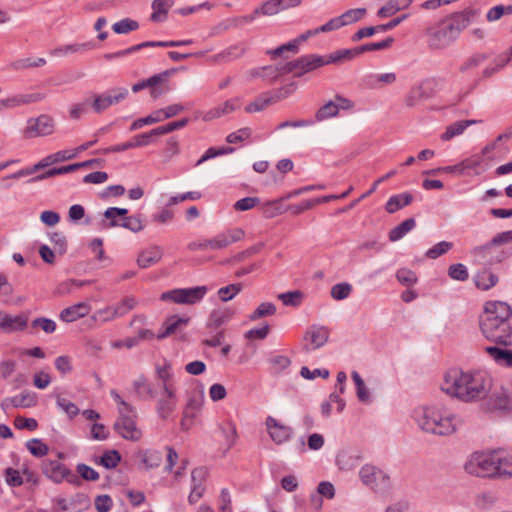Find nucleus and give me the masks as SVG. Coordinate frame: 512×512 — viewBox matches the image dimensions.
<instances>
[{
    "mask_svg": "<svg viewBox=\"0 0 512 512\" xmlns=\"http://www.w3.org/2000/svg\"><path fill=\"white\" fill-rule=\"evenodd\" d=\"M189 320L190 319L188 317H179L176 315L168 317L164 321V323L162 325V329L159 332V334L157 335V338L164 339L172 334H175L178 330L187 326V324L189 323Z\"/></svg>",
    "mask_w": 512,
    "mask_h": 512,
    "instance_id": "nucleus-27",
    "label": "nucleus"
},
{
    "mask_svg": "<svg viewBox=\"0 0 512 512\" xmlns=\"http://www.w3.org/2000/svg\"><path fill=\"white\" fill-rule=\"evenodd\" d=\"M55 131V120L47 114L29 118L23 130V136L27 139L45 137Z\"/></svg>",
    "mask_w": 512,
    "mask_h": 512,
    "instance_id": "nucleus-11",
    "label": "nucleus"
},
{
    "mask_svg": "<svg viewBox=\"0 0 512 512\" xmlns=\"http://www.w3.org/2000/svg\"><path fill=\"white\" fill-rule=\"evenodd\" d=\"M330 330L328 327L312 324L303 334L302 350L306 353H311L322 348L329 340Z\"/></svg>",
    "mask_w": 512,
    "mask_h": 512,
    "instance_id": "nucleus-10",
    "label": "nucleus"
},
{
    "mask_svg": "<svg viewBox=\"0 0 512 512\" xmlns=\"http://www.w3.org/2000/svg\"><path fill=\"white\" fill-rule=\"evenodd\" d=\"M138 305V300L134 296H126L119 303L113 305L118 318L125 316Z\"/></svg>",
    "mask_w": 512,
    "mask_h": 512,
    "instance_id": "nucleus-46",
    "label": "nucleus"
},
{
    "mask_svg": "<svg viewBox=\"0 0 512 512\" xmlns=\"http://www.w3.org/2000/svg\"><path fill=\"white\" fill-rule=\"evenodd\" d=\"M486 154H483V149L481 150V153L473 154L462 161H460L459 169H460V175L468 174L470 172H473L476 175H479L483 170V164H484V156Z\"/></svg>",
    "mask_w": 512,
    "mask_h": 512,
    "instance_id": "nucleus-25",
    "label": "nucleus"
},
{
    "mask_svg": "<svg viewBox=\"0 0 512 512\" xmlns=\"http://www.w3.org/2000/svg\"><path fill=\"white\" fill-rule=\"evenodd\" d=\"M176 389H161L156 404V411L161 419H167L176 409Z\"/></svg>",
    "mask_w": 512,
    "mask_h": 512,
    "instance_id": "nucleus-16",
    "label": "nucleus"
},
{
    "mask_svg": "<svg viewBox=\"0 0 512 512\" xmlns=\"http://www.w3.org/2000/svg\"><path fill=\"white\" fill-rule=\"evenodd\" d=\"M453 248V243L448 241H441L428 249L425 256L429 259H437L438 257L446 254Z\"/></svg>",
    "mask_w": 512,
    "mask_h": 512,
    "instance_id": "nucleus-54",
    "label": "nucleus"
},
{
    "mask_svg": "<svg viewBox=\"0 0 512 512\" xmlns=\"http://www.w3.org/2000/svg\"><path fill=\"white\" fill-rule=\"evenodd\" d=\"M203 401L204 395L202 392L195 393L189 398L184 410L183 420L181 422V425L183 427L186 425V420L188 418L193 419L194 417H196L197 413L202 408Z\"/></svg>",
    "mask_w": 512,
    "mask_h": 512,
    "instance_id": "nucleus-36",
    "label": "nucleus"
},
{
    "mask_svg": "<svg viewBox=\"0 0 512 512\" xmlns=\"http://www.w3.org/2000/svg\"><path fill=\"white\" fill-rule=\"evenodd\" d=\"M0 331L13 333L22 331L27 327V317L22 315L11 316L0 312Z\"/></svg>",
    "mask_w": 512,
    "mask_h": 512,
    "instance_id": "nucleus-21",
    "label": "nucleus"
},
{
    "mask_svg": "<svg viewBox=\"0 0 512 512\" xmlns=\"http://www.w3.org/2000/svg\"><path fill=\"white\" fill-rule=\"evenodd\" d=\"M496 479L512 477V451L494 450Z\"/></svg>",
    "mask_w": 512,
    "mask_h": 512,
    "instance_id": "nucleus-19",
    "label": "nucleus"
},
{
    "mask_svg": "<svg viewBox=\"0 0 512 512\" xmlns=\"http://www.w3.org/2000/svg\"><path fill=\"white\" fill-rule=\"evenodd\" d=\"M56 405L59 409L65 412L70 419L76 417L80 412L76 404L60 395H56Z\"/></svg>",
    "mask_w": 512,
    "mask_h": 512,
    "instance_id": "nucleus-53",
    "label": "nucleus"
},
{
    "mask_svg": "<svg viewBox=\"0 0 512 512\" xmlns=\"http://www.w3.org/2000/svg\"><path fill=\"white\" fill-rule=\"evenodd\" d=\"M511 15L512 14V5H496L488 10L486 14V19L488 22H494L499 20L503 15Z\"/></svg>",
    "mask_w": 512,
    "mask_h": 512,
    "instance_id": "nucleus-62",
    "label": "nucleus"
},
{
    "mask_svg": "<svg viewBox=\"0 0 512 512\" xmlns=\"http://www.w3.org/2000/svg\"><path fill=\"white\" fill-rule=\"evenodd\" d=\"M413 417L422 431L437 436H450L463 425L462 417L451 406L442 402L415 408Z\"/></svg>",
    "mask_w": 512,
    "mask_h": 512,
    "instance_id": "nucleus-2",
    "label": "nucleus"
},
{
    "mask_svg": "<svg viewBox=\"0 0 512 512\" xmlns=\"http://www.w3.org/2000/svg\"><path fill=\"white\" fill-rule=\"evenodd\" d=\"M276 313V306L271 302L261 303L255 311L249 316L251 321L258 320L266 316H272Z\"/></svg>",
    "mask_w": 512,
    "mask_h": 512,
    "instance_id": "nucleus-56",
    "label": "nucleus"
},
{
    "mask_svg": "<svg viewBox=\"0 0 512 512\" xmlns=\"http://www.w3.org/2000/svg\"><path fill=\"white\" fill-rule=\"evenodd\" d=\"M477 8H466L441 19L425 31L427 45L432 50H444L451 46L460 33L480 17Z\"/></svg>",
    "mask_w": 512,
    "mask_h": 512,
    "instance_id": "nucleus-3",
    "label": "nucleus"
},
{
    "mask_svg": "<svg viewBox=\"0 0 512 512\" xmlns=\"http://www.w3.org/2000/svg\"><path fill=\"white\" fill-rule=\"evenodd\" d=\"M299 52V48L295 44V42L290 40L289 42L282 44L274 49H269L266 51V54L271 58L282 57L285 53L297 54Z\"/></svg>",
    "mask_w": 512,
    "mask_h": 512,
    "instance_id": "nucleus-49",
    "label": "nucleus"
},
{
    "mask_svg": "<svg viewBox=\"0 0 512 512\" xmlns=\"http://www.w3.org/2000/svg\"><path fill=\"white\" fill-rule=\"evenodd\" d=\"M464 470L471 476L496 479L494 450L471 453L464 464Z\"/></svg>",
    "mask_w": 512,
    "mask_h": 512,
    "instance_id": "nucleus-5",
    "label": "nucleus"
},
{
    "mask_svg": "<svg viewBox=\"0 0 512 512\" xmlns=\"http://www.w3.org/2000/svg\"><path fill=\"white\" fill-rule=\"evenodd\" d=\"M45 58H24V59H18L12 63L9 64L10 69L12 70H24L28 68H37L42 67L46 64Z\"/></svg>",
    "mask_w": 512,
    "mask_h": 512,
    "instance_id": "nucleus-43",
    "label": "nucleus"
},
{
    "mask_svg": "<svg viewBox=\"0 0 512 512\" xmlns=\"http://www.w3.org/2000/svg\"><path fill=\"white\" fill-rule=\"evenodd\" d=\"M27 450L35 457H43L47 455L49 447L41 440L33 438L26 442Z\"/></svg>",
    "mask_w": 512,
    "mask_h": 512,
    "instance_id": "nucleus-52",
    "label": "nucleus"
},
{
    "mask_svg": "<svg viewBox=\"0 0 512 512\" xmlns=\"http://www.w3.org/2000/svg\"><path fill=\"white\" fill-rule=\"evenodd\" d=\"M245 52L246 48L242 44H235L213 55L211 59L217 63L230 62L242 57Z\"/></svg>",
    "mask_w": 512,
    "mask_h": 512,
    "instance_id": "nucleus-35",
    "label": "nucleus"
},
{
    "mask_svg": "<svg viewBox=\"0 0 512 512\" xmlns=\"http://www.w3.org/2000/svg\"><path fill=\"white\" fill-rule=\"evenodd\" d=\"M472 256L484 265H493L504 260L505 254L499 250L495 243L490 242L476 246L471 250Z\"/></svg>",
    "mask_w": 512,
    "mask_h": 512,
    "instance_id": "nucleus-14",
    "label": "nucleus"
},
{
    "mask_svg": "<svg viewBox=\"0 0 512 512\" xmlns=\"http://www.w3.org/2000/svg\"><path fill=\"white\" fill-rule=\"evenodd\" d=\"M163 252L161 247L157 245L150 246L142 250L137 257V264L140 268L145 269L156 263L162 258Z\"/></svg>",
    "mask_w": 512,
    "mask_h": 512,
    "instance_id": "nucleus-26",
    "label": "nucleus"
},
{
    "mask_svg": "<svg viewBox=\"0 0 512 512\" xmlns=\"http://www.w3.org/2000/svg\"><path fill=\"white\" fill-rule=\"evenodd\" d=\"M137 415L135 409L119 413L113 428L115 432L122 438L132 441H137L141 438V430L136 426Z\"/></svg>",
    "mask_w": 512,
    "mask_h": 512,
    "instance_id": "nucleus-12",
    "label": "nucleus"
},
{
    "mask_svg": "<svg viewBox=\"0 0 512 512\" xmlns=\"http://www.w3.org/2000/svg\"><path fill=\"white\" fill-rule=\"evenodd\" d=\"M279 14L276 0H265L259 6H257L250 14L244 15L243 20L246 23L254 22L258 17H272Z\"/></svg>",
    "mask_w": 512,
    "mask_h": 512,
    "instance_id": "nucleus-24",
    "label": "nucleus"
},
{
    "mask_svg": "<svg viewBox=\"0 0 512 512\" xmlns=\"http://www.w3.org/2000/svg\"><path fill=\"white\" fill-rule=\"evenodd\" d=\"M324 66L322 55L306 54L276 67L279 74H293L295 77H301L306 73L312 72Z\"/></svg>",
    "mask_w": 512,
    "mask_h": 512,
    "instance_id": "nucleus-6",
    "label": "nucleus"
},
{
    "mask_svg": "<svg viewBox=\"0 0 512 512\" xmlns=\"http://www.w3.org/2000/svg\"><path fill=\"white\" fill-rule=\"evenodd\" d=\"M265 425L270 438L277 445L288 442L294 434L291 426L280 423L272 416L266 418Z\"/></svg>",
    "mask_w": 512,
    "mask_h": 512,
    "instance_id": "nucleus-15",
    "label": "nucleus"
},
{
    "mask_svg": "<svg viewBox=\"0 0 512 512\" xmlns=\"http://www.w3.org/2000/svg\"><path fill=\"white\" fill-rule=\"evenodd\" d=\"M413 200L410 193H402L391 196L386 202L385 209L388 213L392 214L399 209L409 205Z\"/></svg>",
    "mask_w": 512,
    "mask_h": 512,
    "instance_id": "nucleus-39",
    "label": "nucleus"
},
{
    "mask_svg": "<svg viewBox=\"0 0 512 512\" xmlns=\"http://www.w3.org/2000/svg\"><path fill=\"white\" fill-rule=\"evenodd\" d=\"M91 310L90 305L87 302H79L72 306L63 309L60 312L59 318L66 323H71L83 318L89 314Z\"/></svg>",
    "mask_w": 512,
    "mask_h": 512,
    "instance_id": "nucleus-22",
    "label": "nucleus"
},
{
    "mask_svg": "<svg viewBox=\"0 0 512 512\" xmlns=\"http://www.w3.org/2000/svg\"><path fill=\"white\" fill-rule=\"evenodd\" d=\"M444 82L442 78H428L413 85L404 98L407 107H414L434 95L436 89Z\"/></svg>",
    "mask_w": 512,
    "mask_h": 512,
    "instance_id": "nucleus-9",
    "label": "nucleus"
},
{
    "mask_svg": "<svg viewBox=\"0 0 512 512\" xmlns=\"http://www.w3.org/2000/svg\"><path fill=\"white\" fill-rule=\"evenodd\" d=\"M413 0H388L378 11L379 18H388L401 10L407 9Z\"/></svg>",
    "mask_w": 512,
    "mask_h": 512,
    "instance_id": "nucleus-34",
    "label": "nucleus"
},
{
    "mask_svg": "<svg viewBox=\"0 0 512 512\" xmlns=\"http://www.w3.org/2000/svg\"><path fill=\"white\" fill-rule=\"evenodd\" d=\"M416 226V222L413 218H408L393 229L390 230L388 238L391 242H396L402 239L407 233H409Z\"/></svg>",
    "mask_w": 512,
    "mask_h": 512,
    "instance_id": "nucleus-41",
    "label": "nucleus"
},
{
    "mask_svg": "<svg viewBox=\"0 0 512 512\" xmlns=\"http://www.w3.org/2000/svg\"><path fill=\"white\" fill-rule=\"evenodd\" d=\"M235 310L231 307H218L211 311L206 326L209 329H218L227 324L234 316Z\"/></svg>",
    "mask_w": 512,
    "mask_h": 512,
    "instance_id": "nucleus-20",
    "label": "nucleus"
},
{
    "mask_svg": "<svg viewBox=\"0 0 512 512\" xmlns=\"http://www.w3.org/2000/svg\"><path fill=\"white\" fill-rule=\"evenodd\" d=\"M139 28V23L131 18H123L112 25V30L116 34H128L136 31Z\"/></svg>",
    "mask_w": 512,
    "mask_h": 512,
    "instance_id": "nucleus-47",
    "label": "nucleus"
},
{
    "mask_svg": "<svg viewBox=\"0 0 512 512\" xmlns=\"http://www.w3.org/2000/svg\"><path fill=\"white\" fill-rule=\"evenodd\" d=\"M171 6L172 3L169 0H154L151 5L153 10L151 20L154 22L165 20Z\"/></svg>",
    "mask_w": 512,
    "mask_h": 512,
    "instance_id": "nucleus-42",
    "label": "nucleus"
},
{
    "mask_svg": "<svg viewBox=\"0 0 512 512\" xmlns=\"http://www.w3.org/2000/svg\"><path fill=\"white\" fill-rule=\"evenodd\" d=\"M156 376L160 381L161 389H176L174 385V372L172 369V364L164 360L162 364L156 365Z\"/></svg>",
    "mask_w": 512,
    "mask_h": 512,
    "instance_id": "nucleus-29",
    "label": "nucleus"
},
{
    "mask_svg": "<svg viewBox=\"0 0 512 512\" xmlns=\"http://www.w3.org/2000/svg\"><path fill=\"white\" fill-rule=\"evenodd\" d=\"M91 99V108L97 114L104 112L110 107L105 92L100 94L91 93Z\"/></svg>",
    "mask_w": 512,
    "mask_h": 512,
    "instance_id": "nucleus-60",
    "label": "nucleus"
},
{
    "mask_svg": "<svg viewBox=\"0 0 512 512\" xmlns=\"http://www.w3.org/2000/svg\"><path fill=\"white\" fill-rule=\"evenodd\" d=\"M243 289V285L241 283L229 284L225 287H221L217 291L218 298L222 302H227L236 297Z\"/></svg>",
    "mask_w": 512,
    "mask_h": 512,
    "instance_id": "nucleus-48",
    "label": "nucleus"
},
{
    "mask_svg": "<svg viewBox=\"0 0 512 512\" xmlns=\"http://www.w3.org/2000/svg\"><path fill=\"white\" fill-rule=\"evenodd\" d=\"M53 159H54V156H53V154H51V155L43 158L40 162L33 165L32 167L20 169L19 171L4 177V180H7V179L18 180L22 177L32 175L35 172H37L38 170L45 168V167L51 165L52 163H54L55 160H53Z\"/></svg>",
    "mask_w": 512,
    "mask_h": 512,
    "instance_id": "nucleus-37",
    "label": "nucleus"
},
{
    "mask_svg": "<svg viewBox=\"0 0 512 512\" xmlns=\"http://www.w3.org/2000/svg\"><path fill=\"white\" fill-rule=\"evenodd\" d=\"M133 391L139 398L154 397L151 385L144 376H140L133 381Z\"/></svg>",
    "mask_w": 512,
    "mask_h": 512,
    "instance_id": "nucleus-45",
    "label": "nucleus"
},
{
    "mask_svg": "<svg viewBox=\"0 0 512 512\" xmlns=\"http://www.w3.org/2000/svg\"><path fill=\"white\" fill-rule=\"evenodd\" d=\"M483 336L495 343L508 345L512 338V307L506 302L489 301L480 316Z\"/></svg>",
    "mask_w": 512,
    "mask_h": 512,
    "instance_id": "nucleus-4",
    "label": "nucleus"
},
{
    "mask_svg": "<svg viewBox=\"0 0 512 512\" xmlns=\"http://www.w3.org/2000/svg\"><path fill=\"white\" fill-rule=\"evenodd\" d=\"M42 99L40 94H19L0 100V112L7 108L38 102Z\"/></svg>",
    "mask_w": 512,
    "mask_h": 512,
    "instance_id": "nucleus-28",
    "label": "nucleus"
},
{
    "mask_svg": "<svg viewBox=\"0 0 512 512\" xmlns=\"http://www.w3.org/2000/svg\"><path fill=\"white\" fill-rule=\"evenodd\" d=\"M239 107H240V104H239L238 98L230 99V100L225 101L223 104L216 106V107L210 109L209 111H207L206 113H204V115L202 116V119L204 121H210V120H213L216 118H220L226 114H229V113L237 110Z\"/></svg>",
    "mask_w": 512,
    "mask_h": 512,
    "instance_id": "nucleus-30",
    "label": "nucleus"
},
{
    "mask_svg": "<svg viewBox=\"0 0 512 512\" xmlns=\"http://www.w3.org/2000/svg\"><path fill=\"white\" fill-rule=\"evenodd\" d=\"M353 290V287L348 282L337 283L332 286L330 294L334 300L340 301L348 298Z\"/></svg>",
    "mask_w": 512,
    "mask_h": 512,
    "instance_id": "nucleus-51",
    "label": "nucleus"
},
{
    "mask_svg": "<svg viewBox=\"0 0 512 512\" xmlns=\"http://www.w3.org/2000/svg\"><path fill=\"white\" fill-rule=\"evenodd\" d=\"M498 276L489 268L484 267L474 275V283L478 289L489 290L498 283Z\"/></svg>",
    "mask_w": 512,
    "mask_h": 512,
    "instance_id": "nucleus-32",
    "label": "nucleus"
},
{
    "mask_svg": "<svg viewBox=\"0 0 512 512\" xmlns=\"http://www.w3.org/2000/svg\"><path fill=\"white\" fill-rule=\"evenodd\" d=\"M116 311L113 305L106 306L98 309L93 315L92 319L100 322L101 324L117 319Z\"/></svg>",
    "mask_w": 512,
    "mask_h": 512,
    "instance_id": "nucleus-55",
    "label": "nucleus"
},
{
    "mask_svg": "<svg viewBox=\"0 0 512 512\" xmlns=\"http://www.w3.org/2000/svg\"><path fill=\"white\" fill-rule=\"evenodd\" d=\"M128 93V89L124 87L111 88L105 91L110 107L123 101L128 96Z\"/></svg>",
    "mask_w": 512,
    "mask_h": 512,
    "instance_id": "nucleus-58",
    "label": "nucleus"
},
{
    "mask_svg": "<svg viewBox=\"0 0 512 512\" xmlns=\"http://www.w3.org/2000/svg\"><path fill=\"white\" fill-rule=\"evenodd\" d=\"M486 353L498 364L512 367V350L496 346L485 347Z\"/></svg>",
    "mask_w": 512,
    "mask_h": 512,
    "instance_id": "nucleus-38",
    "label": "nucleus"
},
{
    "mask_svg": "<svg viewBox=\"0 0 512 512\" xmlns=\"http://www.w3.org/2000/svg\"><path fill=\"white\" fill-rule=\"evenodd\" d=\"M207 292V286L177 288L163 292L160 299L162 301H171L176 304L194 305L201 302Z\"/></svg>",
    "mask_w": 512,
    "mask_h": 512,
    "instance_id": "nucleus-8",
    "label": "nucleus"
},
{
    "mask_svg": "<svg viewBox=\"0 0 512 512\" xmlns=\"http://www.w3.org/2000/svg\"><path fill=\"white\" fill-rule=\"evenodd\" d=\"M207 479V470L203 467H198L191 472V491L188 496L190 504L197 503L205 492V482Z\"/></svg>",
    "mask_w": 512,
    "mask_h": 512,
    "instance_id": "nucleus-17",
    "label": "nucleus"
},
{
    "mask_svg": "<svg viewBox=\"0 0 512 512\" xmlns=\"http://www.w3.org/2000/svg\"><path fill=\"white\" fill-rule=\"evenodd\" d=\"M42 471L55 483H61L64 480L69 483H76L78 481L77 475L58 460L43 461Z\"/></svg>",
    "mask_w": 512,
    "mask_h": 512,
    "instance_id": "nucleus-13",
    "label": "nucleus"
},
{
    "mask_svg": "<svg viewBox=\"0 0 512 512\" xmlns=\"http://www.w3.org/2000/svg\"><path fill=\"white\" fill-rule=\"evenodd\" d=\"M244 24H247V23L243 20V16L231 17V18L224 19L221 22H219L218 24H216L214 27H212L210 36L220 35L226 31H228L229 29H232V28L244 25Z\"/></svg>",
    "mask_w": 512,
    "mask_h": 512,
    "instance_id": "nucleus-40",
    "label": "nucleus"
},
{
    "mask_svg": "<svg viewBox=\"0 0 512 512\" xmlns=\"http://www.w3.org/2000/svg\"><path fill=\"white\" fill-rule=\"evenodd\" d=\"M121 460V455L117 450H110L105 452L97 463L101 464L107 469L115 468Z\"/></svg>",
    "mask_w": 512,
    "mask_h": 512,
    "instance_id": "nucleus-57",
    "label": "nucleus"
},
{
    "mask_svg": "<svg viewBox=\"0 0 512 512\" xmlns=\"http://www.w3.org/2000/svg\"><path fill=\"white\" fill-rule=\"evenodd\" d=\"M478 120H459L448 125L445 131L441 134L442 141H450L451 139L460 136L471 125L478 123Z\"/></svg>",
    "mask_w": 512,
    "mask_h": 512,
    "instance_id": "nucleus-33",
    "label": "nucleus"
},
{
    "mask_svg": "<svg viewBox=\"0 0 512 512\" xmlns=\"http://www.w3.org/2000/svg\"><path fill=\"white\" fill-rule=\"evenodd\" d=\"M4 478L10 487H19L24 483V478L19 470L8 467L4 469Z\"/></svg>",
    "mask_w": 512,
    "mask_h": 512,
    "instance_id": "nucleus-64",
    "label": "nucleus"
},
{
    "mask_svg": "<svg viewBox=\"0 0 512 512\" xmlns=\"http://www.w3.org/2000/svg\"><path fill=\"white\" fill-rule=\"evenodd\" d=\"M448 276L456 281H466L469 278V272L464 264L456 263L449 266Z\"/></svg>",
    "mask_w": 512,
    "mask_h": 512,
    "instance_id": "nucleus-59",
    "label": "nucleus"
},
{
    "mask_svg": "<svg viewBox=\"0 0 512 512\" xmlns=\"http://www.w3.org/2000/svg\"><path fill=\"white\" fill-rule=\"evenodd\" d=\"M367 13L366 8H355L345 11L339 16L342 26H347L360 21Z\"/></svg>",
    "mask_w": 512,
    "mask_h": 512,
    "instance_id": "nucleus-44",
    "label": "nucleus"
},
{
    "mask_svg": "<svg viewBox=\"0 0 512 512\" xmlns=\"http://www.w3.org/2000/svg\"><path fill=\"white\" fill-rule=\"evenodd\" d=\"M359 477L363 485L376 493H385L391 488L390 476L375 465L365 464L362 466Z\"/></svg>",
    "mask_w": 512,
    "mask_h": 512,
    "instance_id": "nucleus-7",
    "label": "nucleus"
},
{
    "mask_svg": "<svg viewBox=\"0 0 512 512\" xmlns=\"http://www.w3.org/2000/svg\"><path fill=\"white\" fill-rule=\"evenodd\" d=\"M217 507L220 512H233L232 497L229 489H221L217 498Z\"/></svg>",
    "mask_w": 512,
    "mask_h": 512,
    "instance_id": "nucleus-61",
    "label": "nucleus"
},
{
    "mask_svg": "<svg viewBox=\"0 0 512 512\" xmlns=\"http://www.w3.org/2000/svg\"><path fill=\"white\" fill-rule=\"evenodd\" d=\"M337 115V107L334 104V101L330 100L317 110L315 114V119L317 122H322L329 118L336 117Z\"/></svg>",
    "mask_w": 512,
    "mask_h": 512,
    "instance_id": "nucleus-50",
    "label": "nucleus"
},
{
    "mask_svg": "<svg viewBox=\"0 0 512 512\" xmlns=\"http://www.w3.org/2000/svg\"><path fill=\"white\" fill-rule=\"evenodd\" d=\"M37 404V395L30 391H23L22 393L7 397L2 400L1 408L6 411L10 408H31Z\"/></svg>",
    "mask_w": 512,
    "mask_h": 512,
    "instance_id": "nucleus-18",
    "label": "nucleus"
},
{
    "mask_svg": "<svg viewBox=\"0 0 512 512\" xmlns=\"http://www.w3.org/2000/svg\"><path fill=\"white\" fill-rule=\"evenodd\" d=\"M95 48L93 41L84 43H71L56 47L49 51V54L53 57H65L71 54L83 53L88 50Z\"/></svg>",
    "mask_w": 512,
    "mask_h": 512,
    "instance_id": "nucleus-23",
    "label": "nucleus"
},
{
    "mask_svg": "<svg viewBox=\"0 0 512 512\" xmlns=\"http://www.w3.org/2000/svg\"><path fill=\"white\" fill-rule=\"evenodd\" d=\"M492 388V378L482 370L451 369L444 375L442 391L464 403L485 399Z\"/></svg>",
    "mask_w": 512,
    "mask_h": 512,
    "instance_id": "nucleus-1",
    "label": "nucleus"
},
{
    "mask_svg": "<svg viewBox=\"0 0 512 512\" xmlns=\"http://www.w3.org/2000/svg\"><path fill=\"white\" fill-rule=\"evenodd\" d=\"M278 298L282 301V303L284 305L296 307L301 304L303 294H302V292H300L298 290L288 291V292L279 294Z\"/></svg>",
    "mask_w": 512,
    "mask_h": 512,
    "instance_id": "nucleus-63",
    "label": "nucleus"
},
{
    "mask_svg": "<svg viewBox=\"0 0 512 512\" xmlns=\"http://www.w3.org/2000/svg\"><path fill=\"white\" fill-rule=\"evenodd\" d=\"M356 57H358L356 47L351 49H339L328 55H322L324 66L329 64H341Z\"/></svg>",
    "mask_w": 512,
    "mask_h": 512,
    "instance_id": "nucleus-31",
    "label": "nucleus"
}]
</instances>
